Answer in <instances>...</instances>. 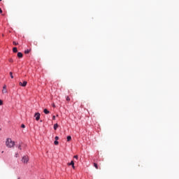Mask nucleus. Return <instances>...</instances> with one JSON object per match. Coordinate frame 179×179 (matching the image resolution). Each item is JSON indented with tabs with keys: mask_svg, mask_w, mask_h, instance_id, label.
<instances>
[{
	"mask_svg": "<svg viewBox=\"0 0 179 179\" xmlns=\"http://www.w3.org/2000/svg\"><path fill=\"white\" fill-rule=\"evenodd\" d=\"M6 146H7V148H13V146H15V141H12V138H7L6 141Z\"/></svg>",
	"mask_w": 179,
	"mask_h": 179,
	"instance_id": "f257e3e1",
	"label": "nucleus"
},
{
	"mask_svg": "<svg viewBox=\"0 0 179 179\" xmlns=\"http://www.w3.org/2000/svg\"><path fill=\"white\" fill-rule=\"evenodd\" d=\"M22 163L27 164L29 163V157L28 156H23L22 158Z\"/></svg>",
	"mask_w": 179,
	"mask_h": 179,
	"instance_id": "f03ea898",
	"label": "nucleus"
},
{
	"mask_svg": "<svg viewBox=\"0 0 179 179\" xmlns=\"http://www.w3.org/2000/svg\"><path fill=\"white\" fill-rule=\"evenodd\" d=\"M40 117H41L40 113H36L34 114V117L36 121H38L40 120Z\"/></svg>",
	"mask_w": 179,
	"mask_h": 179,
	"instance_id": "7ed1b4c3",
	"label": "nucleus"
},
{
	"mask_svg": "<svg viewBox=\"0 0 179 179\" xmlns=\"http://www.w3.org/2000/svg\"><path fill=\"white\" fill-rule=\"evenodd\" d=\"M1 93L3 94H6V93H8V90H6V85H4L3 86V90H1Z\"/></svg>",
	"mask_w": 179,
	"mask_h": 179,
	"instance_id": "20e7f679",
	"label": "nucleus"
},
{
	"mask_svg": "<svg viewBox=\"0 0 179 179\" xmlns=\"http://www.w3.org/2000/svg\"><path fill=\"white\" fill-rule=\"evenodd\" d=\"M19 85H20V86H22V87H26V86H27V81H24L23 83L20 82Z\"/></svg>",
	"mask_w": 179,
	"mask_h": 179,
	"instance_id": "39448f33",
	"label": "nucleus"
},
{
	"mask_svg": "<svg viewBox=\"0 0 179 179\" xmlns=\"http://www.w3.org/2000/svg\"><path fill=\"white\" fill-rule=\"evenodd\" d=\"M17 55L18 58H23V53H22L20 52H19Z\"/></svg>",
	"mask_w": 179,
	"mask_h": 179,
	"instance_id": "423d86ee",
	"label": "nucleus"
},
{
	"mask_svg": "<svg viewBox=\"0 0 179 179\" xmlns=\"http://www.w3.org/2000/svg\"><path fill=\"white\" fill-rule=\"evenodd\" d=\"M72 141V137L71 136H67V142H71Z\"/></svg>",
	"mask_w": 179,
	"mask_h": 179,
	"instance_id": "0eeeda50",
	"label": "nucleus"
},
{
	"mask_svg": "<svg viewBox=\"0 0 179 179\" xmlns=\"http://www.w3.org/2000/svg\"><path fill=\"white\" fill-rule=\"evenodd\" d=\"M53 128L55 131H57V129L58 128V124H55Z\"/></svg>",
	"mask_w": 179,
	"mask_h": 179,
	"instance_id": "6e6552de",
	"label": "nucleus"
},
{
	"mask_svg": "<svg viewBox=\"0 0 179 179\" xmlns=\"http://www.w3.org/2000/svg\"><path fill=\"white\" fill-rule=\"evenodd\" d=\"M75 165V162L73 161H71L70 163L68 164V166H73Z\"/></svg>",
	"mask_w": 179,
	"mask_h": 179,
	"instance_id": "1a4fd4ad",
	"label": "nucleus"
},
{
	"mask_svg": "<svg viewBox=\"0 0 179 179\" xmlns=\"http://www.w3.org/2000/svg\"><path fill=\"white\" fill-rule=\"evenodd\" d=\"M13 52H17V48H16V47L13 48Z\"/></svg>",
	"mask_w": 179,
	"mask_h": 179,
	"instance_id": "9d476101",
	"label": "nucleus"
},
{
	"mask_svg": "<svg viewBox=\"0 0 179 179\" xmlns=\"http://www.w3.org/2000/svg\"><path fill=\"white\" fill-rule=\"evenodd\" d=\"M43 113H45V114H50V111L47 109H44Z\"/></svg>",
	"mask_w": 179,
	"mask_h": 179,
	"instance_id": "9b49d317",
	"label": "nucleus"
},
{
	"mask_svg": "<svg viewBox=\"0 0 179 179\" xmlns=\"http://www.w3.org/2000/svg\"><path fill=\"white\" fill-rule=\"evenodd\" d=\"M94 166L95 167V169H96V170H99V165H97V164L94 163Z\"/></svg>",
	"mask_w": 179,
	"mask_h": 179,
	"instance_id": "f8f14e48",
	"label": "nucleus"
},
{
	"mask_svg": "<svg viewBox=\"0 0 179 179\" xmlns=\"http://www.w3.org/2000/svg\"><path fill=\"white\" fill-rule=\"evenodd\" d=\"M30 52V50L27 49L24 50V54H29Z\"/></svg>",
	"mask_w": 179,
	"mask_h": 179,
	"instance_id": "ddd939ff",
	"label": "nucleus"
},
{
	"mask_svg": "<svg viewBox=\"0 0 179 179\" xmlns=\"http://www.w3.org/2000/svg\"><path fill=\"white\" fill-rule=\"evenodd\" d=\"M66 101H71V98H69V96H66Z\"/></svg>",
	"mask_w": 179,
	"mask_h": 179,
	"instance_id": "4468645a",
	"label": "nucleus"
},
{
	"mask_svg": "<svg viewBox=\"0 0 179 179\" xmlns=\"http://www.w3.org/2000/svg\"><path fill=\"white\" fill-rule=\"evenodd\" d=\"M8 62H10L11 64H13V59L12 58L8 59Z\"/></svg>",
	"mask_w": 179,
	"mask_h": 179,
	"instance_id": "2eb2a0df",
	"label": "nucleus"
},
{
	"mask_svg": "<svg viewBox=\"0 0 179 179\" xmlns=\"http://www.w3.org/2000/svg\"><path fill=\"white\" fill-rule=\"evenodd\" d=\"M10 76L11 79H13V73H12V71L10 72Z\"/></svg>",
	"mask_w": 179,
	"mask_h": 179,
	"instance_id": "dca6fc26",
	"label": "nucleus"
},
{
	"mask_svg": "<svg viewBox=\"0 0 179 179\" xmlns=\"http://www.w3.org/2000/svg\"><path fill=\"white\" fill-rule=\"evenodd\" d=\"M55 145H59V142H58V141L55 140L54 142Z\"/></svg>",
	"mask_w": 179,
	"mask_h": 179,
	"instance_id": "f3484780",
	"label": "nucleus"
},
{
	"mask_svg": "<svg viewBox=\"0 0 179 179\" xmlns=\"http://www.w3.org/2000/svg\"><path fill=\"white\" fill-rule=\"evenodd\" d=\"M73 157H74V159H76V160H78V159H79V157L78 155H75Z\"/></svg>",
	"mask_w": 179,
	"mask_h": 179,
	"instance_id": "a211bd4d",
	"label": "nucleus"
},
{
	"mask_svg": "<svg viewBox=\"0 0 179 179\" xmlns=\"http://www.w3.org/2000/svg\"><path fill=\"white\" fill-rule=\"evenodd\" d=\"M3 104V101L0 99V106H2Z\"/></svg>",
	"mask_w": 179,
	"mask_h": 179,
	"instance_id": "6ab92c4d",
	"label": "nucleus"
},
{
	"mask_svg": "<svg viewBox=\"0 0 179 179\" xmlns=\"http://www.w3.org/2000/svg\"><path fill=\"white\" fill-rule=\"evenodd\" d=\"M18 149H19L20 150H22V145H18Z\"/></svg>",
	"mask_w": 179,
	"mask_h": 179,
	"instance_id": "aec40b11",
	"label": "nucleus"
},
{
	"mask_svg": "<svg viewBox=\"0 0 179 179\" xmlns=\"http://www.w3.org/2000/svg\"><path fill=\"white\" fill-rule=\"evenodd\" d=\"M21 128H26V126L22 124L21 125Z\"/></svg>",
	"mask_w": 179,
	"mask_h": 179,
	"instance_id": "412c9836",
	"label": "nucleus"
},
{
	"mask_svg": "<svg viewBox=\"0 0 179 179\" xmlns=\"http://www.w3.org/2000/svg\"><path fill=\"white\" fill-rule=\"evenodd\" d=\"M13 44L14 45H17V43L16 42H15V41L13 42Z\"/></svg>",
	"mask_w": 179,
	"mask_h": 179,
	"instance_id": "4be33fe9",
	"label": "nucleus"
},
{
	"mask_svg": "<svg viewBox=\"0 0 179 179\" xmlns=\"http://www.w3.org/2000/svg\"><path fill=\"white\" fill-rule=\"evenodd\" d=\"M58 139H59V137L55 136V141H58Z\"/></svg>",
	"mask_w": 179,
	"mask_h": 179,
	"instance_id": "5701e85b",
	"label": "nucleus"
},
{
	"mask_svg": "<svg viewBox=\"0 0 179 179\" xmlns=\"http://www.w3.org/2000/svg\"><path fill=\"white\" fill-rule=\"evenodd\" d=\"M72 169H73V170H75V165H72Z\"/></svg>",
	"mask_w": 179,
	"mask_h": 179,
	"instance_id": "b1692460",
	"label": "nucleus"
},
{
	"mask_svg": "<svg viewBox=\"0 0 179 179\" xmlns=\"http://www.w3.org/2000/svg\"><path fill=\"white\" fill-rule=\"evenodd\" d=\"M0 13H2V8H0Z\"/></svg>",
	"mask_w": 179,
	"mask_h": 179,
	"instance_id": "393cba45",
	"label": "nucleus"
},
{
	"mask_svg": "<svg viewBox=\"0 0 179 179\" xmlns=\"http://www.w3.org/2000/svg\"><path fill=\"white\" fill-rule=\"evenodd\" d=\"M52 107H55V104L53 103V104H52Z\"/></svg>",
	"mask_w": 179,
	"mask_h": 179,
	"instance_id": "a878e982",
	"label": "nucleus"
},
{
	"mask_svg": "<svg viewBox=\"0 0 179 179\" xmlns=\"http://www.w3.org/2000/svg\"><path fill=\"white\" fill-rule=\"evenodd\" d=\"M15 157H17V153L15 154Z\"/></svg>",
	"mask_w": 179,
	"mask_h": 179,
	"instance_id": "bb28decb",
	"label": "nucleus"
},
{
	"mask_svg": "<svg viewBox=\"0 0 179 179\" xmlns=\"http://www.w3.org/2000/svg\"><path fill=\"white\" fill-rule=\"evenodd\" d=\"M3 36H4V35H3V34H2V37H3Z\"/></svg>",
	"mask_w": 179,
	"mask_h": 179,
	"instance_id": "cd10ccee",
	"label": "nucleus"
},
{
	"mask_svg": "<svg viewBox=\"0 0 179 179\" xmlns=\"http://www.w3.org/2000/svg\"><path fill=\"white\" fill-rule=\"evenodd\" d=\"M2 0H0V2Z\"/></svg>",
	"mask_w": 179,
	"mask_h": 179,
	"instance_id": "c85d7f7f",
	"label": "nucleus"
}]
</instances>
